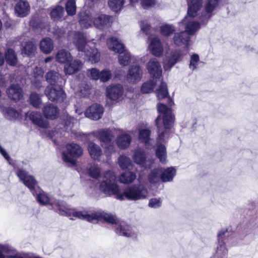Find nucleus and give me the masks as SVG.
<instances>
[{
	"label": "nucleus",
	"mask_w": 258,
	"mask_h": 258,
	"mask_svg": "<svg viewBox=\"0 0 258 258\" xmlns=\"http://www.w3.org/2000/svg\"><path fill=\"white\" fill-rule=\"evenodd\" d=\"M156 95L159 99H163L168 96L167 87L165 82L161 81L160 86L156 90Z\"/></svg>",
	"instance_id": "45"
},
{
	"label": "nucleus",
	"mask_w": 258,
	"mask_h": 258,
	"mask_svg": "<svg viewBox=\"0 0 258 258\" xmlns=\"http://www.w3.org/2000/svg\"><path fill=\"white\" fill-rule=\"evenodd\" d=\"M66 148L67 151L62 153V159L66 163L74 165L76 163L74 158L81 156L83 153V149L79 145L75 143L68 144Z\"/></svg>",
	"instance_id": "9"
},
{
	"label": "nucleus",
	"mask_w": 258,
	"mask_h": 258,
	"mask_svg": "<svg viewBox=\"0 0 258 258\" xmlns=\"http://www.w3.org/2000/svg\"><path fill=\"white\" fill-rule=\"evenodd\" d=\"M30 7L27 1L21 0L15 6V11L17 16L24 17L30 12Z\"/></svg>",
	"instance_id": "23"
},
{
	"label": "nucleus",
	"mask_w": 258,
	"mask_h": 258,
	"mask_svg": "<svg viewBox=\"0 0 258 258\" xmlns=\"http://www.w3.org/2000/svg\"><path fill=\"white\" fill-rule=\"evenodd\" d=\"M160 30L162 35L169 36L175 31V28L173 25L165 24L161 26Z\"/></svg>",
	"instance_id": "53"
},
{
	"label": "nucleus",
	"mask_w": 258,
	"mask_h": 258,
	"mask_svg": "<svg viewBox=\"0 0 258 258\" xmlns=\"http://www.w3.org/2000/svg\"><path fill=\"white\" fill-rule=\"evenodd\" d=\"M99 189L106 196H115L117 199L123 200V196L116 184L115 175L112 171H107L105 173L100 184Z\"/></svg>",
	"instance_id": "5"
},
{
	"label": "nucleus",
	"mask_w": 258,
	"mask_h": 258,
	"mask_svg": "<svg viewBox=\"0 0 258 258\" xmlns=\"http://www.w3.org/2000/svg\"><path fill=\"white\" fill-rule=\"evenodd\" d=\"M136 178V175L133 172H126L120 175L119 180L123 183L132 182Z\"/></svg>",
	"instance_id": "46"
},
{
	"label": "nucleus",
	"mask_w": 258,
	"mask_h": 258,
	"mask_svg": "<svg viewBox=\"0 0 258 258\" xmlns=\"http://www.w3.org/2000/svg\"><path fill=\"white\" fill-rule=\"evenodd\" d=\"M161 167H158L152 170L148 175V180L152 185H156L161 182Z\"/></svg>",
	"instance_id": "33"
},
{
	"label": "nucleus",
	"mask_w": 258,
	"mask_h": 258,
	"mask_svg": "<svg viewBox=\"0 0 258 258\" xmlns=\"http://www.w3.org/2000/svg\"><path fill=\"white\" fill-rule=\"evenodd\" d=\"M157 110L159 115L155 120L157 134L156 143L157 144H163L170 138L175 117L171 108L163 104L157 105Z\"/></svg>",
	"instance_id": "2"
},
{
	"label": "nucleus",
	"mask_w": 258,
	"mask_h": 258,
	"mask_svg": "<svg viewBox=\"0 0 258 258\" xmlns=\"http://www.w3.org/2000/svg\"><path fill=\"white\" fill-rule=\"evenodd\" d=\"M124 0H108L110 9L114 12H120L124 5Z\"/></svg>",
	"instance_id": "43"
},
{
	"label": "nucleus",
	"mask_w": 258,
	"mask_h": 258,
	"mask_svg": "<svg viewBox=\"0 0 258 258\" xmlns=\"http://www.w3.org/2000/svg\"><path fill=\"white\" fill-rule=\"evenodd\" d=\"M162 203L161 198H152L149 200L148 206L150 208L157 209L161 206Z\"/></svg>",
	"instance_id": "57"
},
{
	"label": "nucleus",
	"mask_w": 258,
	"mask_h": 258,
	"mask_svg": "<svg viewBox=\"0 0 258 258\" xmlns=\"http://www.w3.org/2000/svg\"><path fill=\"white\" fill-rule=\"evenodd\" d=\"M35 193H32L35 197L37 201L42 206L50 205L52 208L59 215L70 217L73 220L74 213L76 210L72 209L70 206L63 201H58L51 198L39 187L34 190Z\"/></svg>",
	"instance_id": "3"
},
{
	"label": "nucleus",
	"mask_w": 258,
	"mask_h": 258,
	"mask_svg": "<svg viewBox=\"0 0 258 258\" xmlns=\"http://www.w3.org/2000/svg\"><path fill=\"white\" fill-rule=\"evenodd\" d=\"M55 59L60 63H67L72 60V56L69 51L63 49L57 51Z\"/></svg>",
	"instance_id": "36"
},
{
	"label": "nucleus",
	"mask_w": 258,
	"mask_h": 258,
	"mask_svg": "<svg viewBox=\"0 0 258 258\" xmlns=\"http://www.w3.org/2000/svg\"><path fill=\"white\" fill-rule=\"evenodd\" d=\"M149 48L152 54L155 56L159 57L163 53V45L159 39L157 37H154L151 39L149 45Z\"/></svg>",
	"instance_id": "24"
},
{
	"label": "nucleus",
	"mask_w": 258,
	"mask_h": 258,
	"mask_svg": "<svg viewBox=\"0 0 258 258\" xmlns=\"http://www.w3.org/2000/svg\"><path fill=\"white\" fill-rule=\"evenodd\" d=\"M199 61L200 58L198 54H194L192 55L190 57V63L189 64V69L192 71L195 70L196 69H197Z\"/></svg>",
	"instance_id": "56"
},
{
	"label": "nucleus",
	"mask_w": 258,
	"mask_h": 258,
	"mask_svg": "<svg viewBox=\"0 0 258 258\" xmlns=\"http://www.w3.org/2000/svg\"><path fill=\"white\" fill-rule=\"evenodd\" d=\"M88 150L92 159L98 161L100 160V157L102 155V151L98 145L93 142L89 143Z\"/></svg>",
	"instance_id": "34"
},
{
	"label": "nucleus",
	"mask_w": 258,
	"mask_h": 258,
	"mask_svg": "<svg viewBox=\"0 0 258 258\" xmlns=\"http://www.w3.org/2000/svg\"><path fill=\"white\" fill-rule=\"evenodd\" d=\"M66 10L69 16H73L76 13V5L75 0H68L66 4Z\"/></svg>",
	"instance_id": "51"
},
{
	"label": "nucleus",
	"mask_w": 258,
	"mask_h": 258,
	"mask_svg": "<svg viewBox=\"0 0 258 258\" xmlns=\"http://www.w3.org/2000/svg\"><path fill=\"white\" fill-rule=\"evenodd\" d=\"M99 79L101 82H106L108 81L112 77V73L108 69H104L100 72Z\"/></svg>",
	"instance_id": "54"
},
{
	"label": "nucleus",
	"mask_w": 258,
	"mask_h": 258,
	"mask_svg": "<svg viewBox=\"0 0 258 258\" xmlns=\"http://www.w3.org/2000/svg\"><path fill=\"white\" fill-rule=\"evenodd\" d=\"M14 251V249L9 245L0 244V258H6L5 254L13 253Z\"/></svg>",
	"instance_id": "52"
},
{
	"label": "nucleus",
	"mask_w": 258,
	"mask_h": 258,
	"mask_svg": "<svg viewBox=\"0 0 258 258\" xmlns=\"http://www.w3.org/2000/svg\"><path fill=\"white\" fill-rule=\"evenodd\" d=\"M86 74L88 77L92 80H97L99 79L100 71L96 68L88 69Z\"/></svg>",
	"instance_id": "55"
},
{
	"label": "nucleus",
	"mask_w": 258,
	"mask_h": 258,
	"mask_svg": "<svg viewBox=\"0 0 258 258\" xmlns=\"http://www.w3.org/2000/svg\"><path fill=\"white\" fill-rule=\"evenodd\" d=\"M30 104L35 108H39L42 104V100L39 94L32 92L29 97Z\"/></svg>",
	"instance_id": "50"
},
{
	"label": "nucleus",
	"mask_w": 258,
	"mask_h": 258,
	"mask_svg": "<svg viewBox=\"0 0 258 258\" xmlns=\"http://www.w3.org/2000/svg\"><path fill=\"white\" fill-rule=\"evenodd\" d=\"M42 81L43 78H34V79L32 81V85L35 88L39 89L42 86Z\"/></svg>",
	"instance_id": "61"
},
{
	"label": "nucleus",
	"mask_w": 258,
	"mask_h": 258,
	"mask_svg": "<svg viewBox=\"0 0 258 258\" xmlns=\"http://www.w3.org/2000/svg\"><path fill=\"white\" fill-rule=\"evenodd\" d=\"M40 50L44 54L50 53L54 47V44L52 40L50 38L46 37L41 40L39 44Z\"/></svg>",
	"instance_id": "35"
},
{
	"label": "nucleus",
	"mask_w": 258,
	"mask_h": 258,
	"mask_svg": "<svg viewBox=\"0 0 258 258\" xmlns=\"http://www.w3.org/2000/svg\"><path fill=\"white\" fill-rule=\"evenodd\" d=\"M143 71L140 66L137 64L133 65L129 68L127 75V81L132 84L139 82L142 77Z\"/></svg>",
	"instance_id": "14"
},
{
	"label": "nucleus",
	"mask_w": 258,
	"mask_h": 258,
	"mask_svg": "<svg viewBox=\"0 0 258 258\" xmlns=\"http://www.w3.org/2000/svg\"><path fill=\"white\" fill-rule=\"evenodd\" d=\"M24 258H41L38 255H37L34 253H28L26 254Z\"/></svg>",
	"instance_id": "63"
},
{
	"label": "nucleus",
	"mask_w": 258,
	"mask_h": 258,
	"mask_svg": "<svg viewBox=\"0 0 258 258\" xmlns=\"http://www.w3.org/2000/svg\"><path fill=\"white\" fill-rule=\"evenodd\" d=\"M67 63L64 66V70L66 74L70 75L78 72L83 66L82 61L78 59H74L73 61L71 60Z\"/></svg>",
	"instance_id": "26"
},
{
	"label": "nucleus",
	"mask_w": 258,
	"mask_h": 258,
	"mask_svg": "<svg viewBox=\"0 0 258 258\" xmlns=\"http://www.w3.org/2000/svg\"><path fill=\"white\" fill-rule=\"evenodd\" d=\"M66 32V31L64 28H58L56 27L54 28V30L53 31V34L57 37V38H61L63 36L64 33Z\"/></svg>",
	"instance_id": "59"
},
{
	"label": "nucleus",
	"mask_w": 258,
	"mask_h": 258,
	"mask_svg": "<svg viewBox=\"0 0 258 258\" xmlns=\"http://www.w3.org/2000/svg\"><path fill=\"white\" fill-rule=\"evenodd\" d=\"M147 69L154 79H160L162 70L160 62L155 58H151L146 65Z\"/></svg>",
	"instance_id": "13"
},
{
	"label": "nucleus",
	"mask_w": 258,
	"mask_h": 258,
	"mask_svg": "<svg viewBox=\"0 0 258 258\" xmlns=\"http://www.w3.org/2000/svg\"><path fill=\"white\" fill-rule=\"evenodd\" d=\"M115 231L117 234L127 237H134L136 235L132 227L123 221L116 224Z\"/></svg>",
	"instance_id": "18"
},
{
	"label": "nucleus",
	"mask_w": 258,
	"mask_h": 258,
	"mask_svg": "<svg viewBox=\"0 0 258 258\" xmlns=\"http://www.w3.org/2000/svg\"><path fill=\"white\" fill-rule=\"evenodd\" d=\"M5 56L6 61L9 65L14 66L17 64V56L13 49H8L6 52Z\"/></svg>",
	"instance_id": "44"
},
{
	"label": "nucleus",
	"mask_w": 258,
	"mask_h": 258,
	"mask_svg": "<svg viewBox=\"0 0 258 258\" xmlns=\"http://www.w3.org/2000/svg\"><path fill=\"white\" fill-rule=\"evenodd\" d=\"M121 195L123 200L125 198L130 201L142 200L148 197V190L142 184H134L126 188Z\"/></svg>",
	"instance_id": "8"
},
{
	"label": "nucleus",
	"mask_w": 258,
	"mask_h": 258,
	"mask_svg": "<svg viewBox=\"0 0 258 258\" xmlns=\"http://www.w3.org/2000/svg\"><path fill=\"white\" fill-rule=\"evenodd\" d=\"M132 138L129 134L122 133L118 135L116 142L118 148L125 149L129 147Z\"/></svg>",
	"instance_id": "32"
},
{
	"label": "nucleus",
	"mask_w": 258,
	"mask_h": 258,
	"mask_svg": "<svg viewBox=\"0 0 258 258\" xmlns=\"http://www.w3.org/2000/svg\"><path fill=\"white\" fill-rule=\"evenodd\" d=\"M74 217H76L82 220H86L90 222L97 221L99 218H101L108 223L114 224L115 227L116 224L119 223L115 216L105 212L92 213L86 210H76V212L74 213Z\"/></svg>",
	"instance_id": "6"
},
{
	"label": "nucleus",
	"mask_w": 258,
	"mask_h": 258,
	"mask_svg": "<svg viewBox=\"0 0 258 258\" xmlns=\"http://www.w3.org/2000/svg\"><path fill=\"white\" fill-rule=\"evenodd\" d=\"M103 113V107L99 104H94L87 108L85 115L91 119L97 120L101 117Z\"/></svg>",
	"instance_id": "17"
},
{
	"label": "nucleus",
	"mask_w": 258,
	"mask_h": 258,
	"mask_svg": "<svg viewBox=\"0 0 258 258\" xmlns=\"http://www.w3.org/2000/svg\"><path fill=\"white\" fill-rule=\"evenodd\" d=\"M34 77L37 78H43L44 72L43 70L39 67H36L33 71Z\"/></svg>",
	"instance_id": "60"
},
{
	"label": "nucleus",
	"mask_w": 258,
	"mask_h": 258,
	"mask_svg": "<svg viewBox=\"0 0 258 258\" xmlns=\"http://www.w3.org/2000/svg\"><path fill=\"white\" fill-rule=\"evenodd\" d=\"M17 175L20 180L30 189L31 193H35L34 190L36 189L37 182L34 177L29 174L27 171L22 169H18L17 171Z\"/></svg>",
	"instance_id": "10"
},
{
	"label": "nucleus",
	"mask_w": 258,
	"mask_h": 258,
	"mask_svg": "<svg viewBox=\"0 0 258 258\" xmlns=\"http://www.w3.org/2000/svg\"><path fill=\"white\" fill-rule=\"evenodd\" d=\"M117 131L115 129H102L94 132L93 134L100 141L101 145L105 150L111 153L115 151L113 139Z\"/></svg>",
	"instance_id": "7"
},
{
	"label": "nucleus",
	"mask_w": 258,
	"mask_h": 258,
	"mask_svg": "<svg viewBox=\"0 0 258 258\" xmlns=\"http://www.w3.org/2000/svg\"><path fill=\"white\" fill-rule=\"evenodd\" d=\"M94 15L92 14H89L85 12H81L80 14L79 23L83 28L87 29L92 27L93 24H94Z\"/></svg>",
	"instance_id": "30"
},
{
	"label": "nucleus",
	"mask_w": 258,
	"mask_h": 258,
	"mask_svg": "<svg viewBox=\"0 0 258 258\" xmlns=\"http://www.w3.org/2000/svg\"><path fill=\"white\" fill-rule=\"evenodd\" d=\"M161 182H170L173 180L174 177L176 174V170L173 167L167 168L161 167Z\"/></svg>",
	"instance_id": "27"
},
{
	"label": "nucleus",
	"mask_w": 258,
	"mask_h": 258,
	"mask_svg": "<svg viewBox=\"0 0 258 258\" xmlns=\"http://www.w3.org/2000/svg\"><path fill=\"white\" fill-rule=\"evenodd\" d=\"M7 94L10 99L16 101L23 97L22 89L18 85H12L7 89Z\"/></svg>",
	"instance_id": "29"
},
{
	"label": "nucleus",
	"mask_w": 258,
	"mask_h": 258,
	"mask_svg": "<svg viewBox=\"0 0 258 258\" xmlns=\"http://www.w3.org/2000/svg\"><path fill=\"white\" fill-rule=\"evenodd\" d=\"M46 80L50 84L53 85L60 82L61 77L58 73L50 71L45 75Z\"/></svg>",
	"instance_id": "41"
},
{
	"label": "nucleus",
	"mask_w": 258,
	"mask_h": 258,
	"mask_svg": "<svg viewBox=\"0 0 258 258\" xmlns=\"http://www.w3.org/2000/svg\"><path fill=\"white\" fill-rule=\"evenodd\" d=\"M123 92V89L121 85H111L106 89V96L112 100H117L122 96Z\"/></svg>",
	"instance_id": "20"
},
{
	"label": "nucleus",
	"mask_w": 258,
	"mask_h": 258,
	"mask_svg": "<svg viewBox=\"0 0 258 258\" xmlns=\"http://www.w3.org/2000/svg\"><path fill=\"white\" fill-rule=\"evenodd\" d=\"M26 115L35 125L42 128L47 127L48 123L43 119L40 112L33 111L30 112L29 114V113H27Z\"/></svg>",
	"instance_id": "25"
},
{
	"label": "nucleus",
	"mask_w": 258,
	"mask_h": 258,
	"mask_svg": "<svg viewBox=\"0 0 258 258\" xmlns=\"http://www.w3.org/2000/svg\"><path fill=\"white\" fill-rule=\"evenodd\" d=\"M188 9L187 16L185 17L181 23L184 25L185 32L189 35H193L200 28L199 22L193 19L199 16L201 25L207 24L212 16L214 10L218 7L219 0H207L205 5L206 14L200 15L203 7V0H187Z\"/></svg>",
	"instance_id": "1"
},
{
	"label": "nucleus",
	"mask_w": 258,
	"mask_h": 258,
	"mask_svg": "<svg viewBox=\"0 0 258 258\" xmlns=\"http://www.w3.org/2000/svg\"><path fill=\"white\" fill-rule=\"evenodd\" d=\"M156 156L161 163L166 164L167 163L166 149L164 144H157Z\"/></svg>",
	"instance_id": "38"
},
{
	"label": "nucleus",
	"mask_w": 258,
	"mask_h": 258,
	"mask_svg": "<svg viewBox=\"0 0 258 258\" xmlns=\"http://www.w3.org/2000/svg\"><path fill=\"white\" fill-rule=\"evenodd\" d=\"M42 112L46 118L53 119L57 117L58 109L53 104L48 103L44 104L42 108Z\"/></svg>",
	"instance_id": "28"
},
{
	"label": "nucleus",
	"mask_w": 258,
	"mask_h": 258,
	"mask_svg": "<svg viewBox=\"0 0 258 258\" xmlns=\"http://www.w3.org/2000/svg\"><path fill=\"white\" fill-rule=\"evenodd\" d=\"M89 175L94 178H98L101 174V169L97 164H90L88 168Z\"/></svg>",
	"instance_id": "48"
},
{
	"label": "nucleus",
	"mask_w": 258,
	"mask_h": 258,
	"mask_svg": "<svg viewBox=\"0 0 258 258\" xmlns=\"http://www.w3.org/2000/svg\"><path fill=\"white\" fill-rule=\"evenodd\" d=\"M156 83L157 81H155L154 79L145 82L143 83L141 87V91L143 93H150L151 91L153 90Z\"/></svg>",
	"instance_id": "49"
},
{
	"label": "nucleus",
	"mask_w": 258,
	"mask_h": 258,
	"mask_svg": "<svg viewBox=\"0 0 258 258\" xmlns=\"http://www.w3.org/2000/svg\"><path fill=\"white\" fill-rule=\"evenodd\" d=\"M64 11L63 7L57 6L54 8L50 12V16L54 21L61 20L63 18Z\"/></svg>",
	"instance_id": "42"
},
{
	"label": "nucleus",
	"mask_w": 258,
	"mask_h": 258,
	"mask_svg": "<svg viewBox=\"0 0 258 258\" xmlns=\"http://www.w3.org/2000/svg\"><path fill=\"white\" fill-rule=\"evenodd\" d=\"M45 94L52 101L62 102L66 97L62 89L58 86H48L45 90Z\"/></svg>",
	"instance_id": "11"
},
{
	"label": "nucleus",
	"mask_w": 258,
	"mask_h": 258,
	"mask_svg": "<svg viewBox=\"0 0 258 258\" xmlns=\"http://www.w3.org/2000/svg\"><path fill=\"white\" fill-rule=\"evenodd\" d=\"M154 4L155 0H141V5L144 9H148Z\"/></svg>",
	"instance_id": "62"
},
{
	"label": "nucleus",
	"mask_w": 258,
	"mask_h": 258,
	"mask_svg": "<svg viewBox=\"0 0 258 258\" xmlns=\"http://www.w3.org/2000/svg\"><path fill=\"white\" fill-rule=\"evenodd\" d=\"M118 163L122 170H131L133 168V164L131 159L124 155H120L118 157Z\"/></svg>",
	"instance_id": "40"
},
{
	"label": "nucleus",
	"mask_w": 258,
	"mask_h": 258,
	"mask_svg": "<svg viewBox=\"0 0 258 258\" xmlns=\"http://www.w3.org/2000/svg\"><path fill=\"white\" fill-rule=\"evenodd\" d=\"M225 234L224 232H220L218 235V243L215 253L211 258H227L228 250L223 241V236Z\"/></svg>",
	"instance_id": "16"
},
{
	"label": "nucleus",
	"mask_w": 258,
	"mask_h": 258,
	"mask_svg": "<svg viewBox=\"0 0 258 258\" xmlns=\"http://www.w3.org/2000/svg\"><path fill=\"white\" fill-rule=\"evenodd\" d=\"M106 43L108 48L110 50L117 53L120 52L125 48L121 41L115 37H112L108 39Z\"/></svg>",
	"instance_id": "31"
},
{
	"label": "nucleus",
	"mask_w": 258,
	"mask_h": 258,
	"mask_svg": "<svg viewBox=\"0 0 258 258\" xmlns=\"http://www.w3.org/2000/svg\"><path fill=\"white\" fill-rule=\"evenodd\" d=\"M141 30L146 35H148L150 26L146 21H142L140 23Z\"/></svg>",
	"instance_id": "58"
},
{
	"label": "nucleus",
	"mask_w": 258,
	"mask_h": 258,
	"mask_svg": "<svg viewBox=\"0 0 258 258\" xmlns=\"http://www.w3.org/2000/svg\"><path fill=\"white\" fill-rule=\"evenodd\" d=\"M68 39L72 40L79 51L84 53L86 58L92 63H96L100 60V53L98 50L91 47L87 44L86 40L83 34L75 31L69 33Z\"/></svg>",
	"instance_id": "4"
},
{
	"label": "nucleus",
	"mask_w": 258,
	"mask_h": 258,
	"mask_svg": "<svg viewBox=\"0 0 258 258\" xmlns=\"http://www.w3.org/2000/svg\"><path fill=\"white\" fill-rule=\"evenodd\" d=\"M151 131L147 128L139 129V140L141 142L145 144V146L150 148V142Z\"/></svg>",
	"instance_id": "37"
},
{
	"label": "nucleus",
	"mask_w": 258,
	"mask_h": 258,
	"mask_svg": "<svg viewBox=\"0 0 258 258\" xmlns=\"http://www.w3.org/2000/svg\"><path fill=\"white\" fill-rule=\"evenodd\" d=\"M4 116L9 120L17 119L19 116V112L11 107L6 108L3 110Z\"/></svg>",
	"instance_id": "47"
},
{
	"label": "nucleus",
	"mask_w": 258,
	"mask_h": 258,
	"mask_svg": "<svg viewBox=\"0 0 258 258\" xmlns=\"http://www.w3.org/2000/svg\"><path fill=\"white\" fill-rule=\"evenodd\" d=\"M7 254L8 255H6V258H24V257H22L18 254Z\"/></svg>",
	"instance_id": "64"
},
{
	"label": "nucleus",
	"mask_w": 258,
	"mask_h": 258,
	"mask_svg": "<svg viewBox=\"0 0 258 258\" xmlns=\"http://www.w3.org/2000/svg\"><path fill=\"white\" fill-rule=\"evenodd\" d=\"M118 53H119L118 61L119 64L122 66H127L131 60V55L130 53L124 48Z\"/></svg>",
	"instance_id": "39"
},
{
	"label": "nucleus",
	"mask_w": 258,
	"mask_h": 258,
	"mask_svg": "<svg viewBox=\"0 0 258 258\" xmlns=\"http://www.w3.org/2000/svg\"><path fill=\"white\" fill-rule=\"evenodd\" d=\"M21 50L23 55L32 57L37 52V46L33 41L28 40L22 43Z\"/></svg>",
	"instance_id": "19"
},
{
	"label": "nucleus",
	"mask_w": 258,
	"mask_h": 258,
	"mask_svg": "<svg viewBox=\"0 0 258 258\" xmlns=\"http://www.w3.org/2000/svg\"><path fill=\"white\" fill-rule=\"evenodd\" d=\"M184 54L179 50L172 51L169 56L167 55L164 60V68L169 70Z\"/></svg>",
	"instance_id": "15"
},
{
	"label": "nucleus",
	"mask_w": 258,
	"mask_h": 258,
	"mask_svg": "<svg viewBox=\"0 0 258 258\" xmlns=\"http://www.w3.org/2000/svg\"><path fill=\"white\" fill-rule=\"evenodd\" d=\"M190 40L189 35L184 31L177 32L174 34L173 41L177 46L184 45L186 51L188 50Z\"/></svg>",
	"instance_id": "21"
},
{
	"label": "nucleus",
	"mask_w": 258,
	"mask_h": 258,
	"mask_svg": "<svg viewBox=\"0 0 258 258\" xmlns=\"http://www.w3.org/2000/svg\"><path fill=\"white\" fill-rule=\"evenodd\" d=\"M111 23V17L106 15L101 14L94 20L95 27L101 30L110 27Z\"/></svg>",
	"instance_id": "22"
},
{
	"label": "nucleus",
	"mask_w": 258,
	"mask_h": 258,
	"mask_svg": "<svg viewBox=\"0 0 258 258\" xmlns=\"http://www.w3.org/2000/svg\"><path fill=\"white\" fill-rule=\"evenodd\" d=\"M133 159L134 162L145 168H150L153 161L147 160L144 150L138 148L134 151Z\"/></svg>",
	"instance_id": "12"
}]
</instances>
